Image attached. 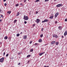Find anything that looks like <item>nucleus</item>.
I'll list each match as a JSON object with an SVG mask.
<instances>
[{
	"mask_svg": "<svg viewBox=\"0 0 67 67\" xmlns=\"http://www.w3.org/2000/svg\"><path fill=\"white\" fill-rule=\"evenodd\" d=\"M23 19L25 20H29V18L28 17V16H26L25 15L24 16Z\"/></svg>",
	"mask_w": 67,
	"mask_h": 67,
	"instance_id": "1",
	"label": "nucleus"
},
{
	"mask_svg": "<svg viewBox=\"0 0 67 67\" xmlns=\"http://www.w3.org/2000/svg\"><path fill=\"white\" fill-rule=\"evenodd\" d=\"M4 59V58L3 57L0 59V62L1 63H3V60Z\"/></svg>",
	"mask_w": 67,
	"mask_h": 67,
	"instance_id": "2",
	"label": "nucleus"
},
{
	"mask_svg": "<svg viewBox=\"0 0 67 67\" xmlns=\"http://www.w3.org/2000/svg\"><path fill=\"white\" fill-rule=\"evenodd\" d=\"M53 37H55L56 38H57L58 37V36H57V35L55 34H54L53 35Z\"/></svg>",
	"mask_w": 67,
	"mask_h": 67,
	"instance_id": "3",
	"label": "nucleus"
},
{
	"mask_svg": "<svg viewBox=\"0 0 67 67\" xmlns=\"http://www.w3.org/2000/svg\"><path fill=\"white\" fill-rule=\"evenodd\" d=\"M62 6L63 5L62 4H59L57 5L56 7H58V8H59V7H62Z\"/></svg>",
	"mask_w": 67,
	"mask_h": 67,
	"instance_id": "4",
	"label": "nucleus"
},
{
	"mask_svg": "<svg viewBox=\"0 0 67 67\" xmlns=\"http://www.w3.org/2000/svg\"><path fill=\"white\" fill-rule=\"evenodd\" d=\"M58 15H59V13L57 12L54 15V16H55V18H57V16H58Z\"/></svg>",
	"mask_w": 67,
	"mask_h": 67,
	"instance_id": "5",
	"label": "nucleus"
},
{
	"mask_svg": "<svg viewBox=\"0 0 67 67\" xmlns=\"http://www.w3.org/2000/svg\"><path fill=\"white\" fill-rule=\"evenodd\" d=\"M40 19H37L36 21V22H37V23H38L39 22H40Z\"/></svg>",
	"mask_w": 67,
	"mask_h": 67,
	"instance_id": "6",
	"label": "nucleus"
},
{
	"mask_svg": "<svg viewBox=\"0 0 67 67\" xmlns=\"http://www.w3.org/2000/svg\"><path fill=\"white\" fill-rule=\"evenodd\" d=\"M51 15H52V16H50L49 17L50 19H53V18H54V15H53V14H52Z\"/></svg>",
	"mask_w": 67,
	"mask_h": 67,
	"instance_id": "7",
	"label": "nucleus"
},
{
	"mask_svg": "<svg viewBox=\"0 0 67 67\" xmlns=\"http://www.w3.org/2000/svg\"><path fill=\"white\" fill-rule=\"evenodd\" d=\"M48 20L47 19H45L44 21H42V23H44V22H48Z\"/></svg>",
	"mask_w": 67,
	"mask_h": 67,
	"instance_id": "8",
	"label": "nucleus"
},
{
	"mask_svg": "<svg viewBox=\"0 0 67 67\" xmlns=\"http://www.w3.org/2000/svg\"><path fill=\"white\" fill-rule=\"evenodd\" d=\"M23 38L24 39H26L27 38V36L25 35L23 37Z\"/></svg>",
	"mask_w": 67,
	"mask_h": 67,
	"instance_id": "9",
	"label": "nucleus"
},
{
	"mask_svg": "<svg viewBox=\"0 0 67 67\" xmlns=\"http://www.w3.org/2000/svg\"><path fill=\"white\" fill-rule=\"evenodd\" d=\"M64 36H65V35H67V31L66 30L64 32Z\"/></svg>",
	"mask_w": 67,
	"mask_h": 67,
	"instance_id": "10",
	"label": "nucleus"
},
{
	"mask_svg": "<svg viewBox=\"0 0 67 67\" xmlns=\"http://www.w3.org/2000/svg\"><path fill=\"white\" fill-rule=\"evenodd\" d=\"M55 41H53L51 42V44H55Z\"/></svg>",
	"mask_w": 67,
	"mask_h": 67,
	"instance_id": "11",
	"label": "nucleus"
},
{
	"mask_svg": "<svg viewBox=\"0 0 67 67\" xmlns=\"http://www.w3.org/2000/svg\"><path fill=\"white\" fill-rule=\"evenodd\" d=\"M44 53H45V52H43L42 53H41L39 54V55L40 56H42V55H43V54H44Z\"/></svg>",
	"mask_w": 67,
	"mask_h": 67,
	"instance_id": "12",
	"label": "nucleus"
},
{
	"mask_svg": "<svg viewBox=\"0 0 67 67\" xmlns=\"http://www.w3.org/2000/svg\"><path fill=\"white\" fill-rule=\"evenodd\" d=\"M4 40H7L8 39V36H5L4 37Z\"/></svg>",
	"mask_w": 67,
	"mask_h": 67,
	"instance_id": "13",
	"label": "nucleus"
},
{
	"mask_svg": "<svg viewBox=\"0 0 67 67\" xmlns=\"http://www.w3.org/2000/svg\"><path fill=\"white\" fill-rule=\"evenodd\" d=\"M38 42H42V40L41 39H40L38 40Z\"/></svg>",
	"mask_w": 67,
	"mask_h": 67,
	"instance_id": "14",
	"label": "nucleus"
},
{
	"mask_svg": "<svg viewBox=\"0 0 67 67\" xmlns=\"http://www.w3.org/2000/svg\"><path fill=\"white\" fill-rule=\"evenodd\" d=\"M59 44V42H57L56 43V45H58Z\"/></svg>",
	"mask_w": 67,
	"mask_h": 67,
	"instance_id": "15",
	"label": "nucleus"
},
{
	"mask_svg": "<svg viewBox=\"0 0 67 67\" xmlns=\"http://www.w3.org/2000/svg\"><path fill=\"white\" fill-rule=\"evenodd\" d=\"M7 13L9 14H10L11 13V11H8L7 12Z\"/></svg>",
	"mask_w": 67,
	"mask_h": 67,
	"instance_id": "16",
	"label": "nucleus"
},
{
	"mask_svg": "<svg viewBox=\"0 0 67 67\" xmlns=\"http://www.w3.org/2000/svg\"><path fill=\"white\" fill-rule=\"evenodd\" d=\"M19 14H20V13H19V12H18L17 13V14L16 15V16H18V15H19Z\"/></svg>",
	"mask_w": 67,
	"mask_h": 67,
	"instance_id": "17",
	"label": "nucleus"
},
{
	"mask_svg": "<svg viewBox=\"0 0 67 67\" xmlns=\"http://www.w3.org/2000/svg\"><path fill=\"white\" fill-rule=\"evenodd\" d=\"M17 21V20H15L14 21V23H16V22Z\"/></svg>",
	"mask_w": 67,
	"mask_h": 67,
	"instance_id": "18",
	"label": "nucleus"
},
{
	"mask_svg": "<svg viewBox=\"0 0 67 67\" xmlns=\"http://www.w3.org/2000/svg\"><path fill=\"white\" fill-rule=\"evenodd\" d=\"M19 5L18 4H16V5H15L16 7H18Z\"/></svg>",
	"mask_w": 67,
	"mask_h": 67,
	"instance_id": "19",
	"label": "nucleus"
},
{
	"mask_svg": "<svg viewBox=\"0 0 67 67\" xmlns=\"http://www.w3.org/2000/svg\"><path fill=\"white\" fill-rule=\"evenodd\" d=\"M40 0H36V1H35V2H37L38 1H39Z\"/></svg>",
	"mask_w": 67,
	"mask_h": 67,
	"instance_id": "20",
	"label": "nucleus"
},
{
	"mask_svg": "<svg viewBox=\"0 0 67 67\" xmlns=\"http://www.w3.org/2000/svg\"><path fill=\"white\" fill-rule=\"evenodd\" d=\"M40 36L41 37H43V34H42L41 35H40Z\"/></svg>",
	"mask_w": 67,
	"mask_h": 67,
	"instance_id": "21",
	"label": "nucleus"
},
{
	"mask_svg": "<svg viewBox=\"0 0 67 67\" xmlns=\"http://www.w3.org/2000/svg\"><path fill=\"white\" fill-rule=\"evenodd\" d=\"M30 51L31 52H33V49H31L30 50Z\"/></svg>",
	"mask_w": 67,
	"mask_h": 67,
	"instance_id": "22",
	"label": "nucleus"
},
{
	"mask_svg": "<svg viewBox=\"0 0 67 67\" xmlns=\"http://www.w3.org/2000/svg\"><path fill=\"white\" fill-rule=\"evenodd\" d=\"M59 29L60 30H61L62 29V26H59Z\"/></svg>",
	"mask_w": 67,
	"mask_h": 67,
	"instance_id": "23",
	"label": "nucleus"
},
{
	"mask_svg": "<svg viewBox=\"0 0 67 67\" xmlns=\"http://www.w3.org/2000/svg\"><path fill=\"white\" fill-rule=\"evenodd\" d=\"M20 36V34H18L16 35V36Z\"/></svg>",
	"mask_w": 67,
	"mask_h": 67,
	"instance_id": "24",
	"label": "nucleus"
},
{
	"mask_svg": "<svg viewBox=\"0 0 67 67\" xmlns=\"http://www.w3.org/2000/svg\"><path fill=\"white\" fill-rule=\"evenodd\" d=\"M30 56H31V55H27V57H30Z\"/></svg>",
	"mask_w": 67,
	"mask_h": 67,
	"instance_id": "25",
	"label": "nucleus"
},
{
	"mask_svg": "<svg viewBox=\"0 0 67 67\" xmlns=\"http://www.w3.org/2000/svg\"><path fill=\"white\" fill-rule=\"evenodd\" d=\"M32 42H33L32 41H30L29 42V44H31L32 43Z\"/></svg>",
	"mask_w": 67,
	"mask_h": 67,
	"instance_id": "26",
	"label": "nucleus"
},
{
	"mask_svg": "<svg viewBox=\"0 0 67 67\" xmlns=\"http://www.w3.org/2000/svg\"><path fill=\"white\" fill-rule=\"evenodd\" d=\"M57 23H58V22L57 21H55V24H57Z\"/></svg>",
	"mask_w": 67,
	"mask_h": 67,
	"instance_id": "27",
	"label": "nucleus"
},
{
	"mask_svg": "<svg viewBox=\"0 0 67 67\" xmlns=\"http://www.w3.org/2000/svg\"><path fill=\"white\" fill-rule=\"evenodd\" d=\"M65 22H66L67 21V18L65 19Z\"/></svg>",
	"mask_w": 67,
	"mask_h": 67,
	"instance_id": "28",
	"label": "nucleus"
},
{
	"mask_svg": "<svg viewBox=\"0 0 67 67\" xmlns=\"http://www.w3.org/2000/svg\"><path fill=\"white\" fill-rule=\"evenodd\" d=\"M4 5L5 6H7V4L6 3H5L4 4Z\"/></svg>",
	"mask_w": 67,
	"mask_h": 67,
	"instance_id": "29",
	"label": "nucleus"
},
{
	"mask_svg": "<svg viewBox=\"0 0 67 67\" xmlns=\"http://www.w3.org/2000/svg\"><path fill=\"white\" fill-rule=\"evenodd\" d=\"M1 16L2 18H3V15H2L1 14Z\"/></svg>",
	"mask_w": 67,
	"mask_h": 67,
	"instance_id": "30",
	"label": "nucleus"
},
{
	"mask_svg": "<svg viewBox=\"0 0 67 67\" xmlns=\"http://www.w3.org/2000/svg\"><path fill=\"white\" fill-rule=\"evenodd\" d=\"M9 56V54H7L6 55V57H8Z\"/></svg>",
	"mask_w": 67,
	"mask_h": 67,
	"instance_id": "31",
	"label": "nucleus"
},
{
	"mask_svg": "<svg viewBox=\"0 0 67 67\" xmlns=\"http://www.w3.org/2000/svg\"><path fill=\"white\" fill-rule=\"evenodd\" d=\"M27 23V22H26V21H25L24 22V23L25 24H26Z\"/></svg>",
	"mask_w": 67,
	"mask_h": 67,
	"instance_id": "32",
	"label": "nucleus"
},
{
	"mask_svg": "<svg viewBox=\"0 0 67 67\" xmlns=\"http://www.w3.org/2000/svg\"><path fill=\"white\" fill-rule=\"evenodd\" d=\"M49 1V0H45V2H46L47 1Z\"/></svg>",
	"mask_w": 67,
	"mask_h": 67,
	"instance_id": "33",
	"label": "nucleus"
},
{
	"mask_svg": "<svg viewBox=\"0 0 67 67\" xmlns=\"http://www.w3.org/2000/svg\"><path fill=\"white\" fill-rule=\"evenodd\" d=\"M37 44H38V43H35V45H37Z\"/></svg>",
	"mask_w": 67,
	"mask_h": 67,
	"instance_id": "34",
	"label": "nucleus"
},
{
	"mask_svg": "<svg viewBox=\"0 0 67 67\" xmlns=\"http://www.w3.org/2000/svg\"><path fill=\"white\" fill-rule=\"evenodd\" d=\"M43 30H44V29H43V28H42V29L41 31H43Z\"/></svg>",
	"mask_w": 67,
	"mask_h": 67,
	"instance_id": "35",
	"label": "nucleus"
},
{
	"mask_svg": "<svg viewBox=\"0 0 67 67\" xmlns=\"http://www.w3.org/2000/svg\"><path fill=\"white\" fill-rule=\"evenodd\" d=\"M36 14H37V13H38V12L36 11Z\"/></svg>",
	"mask_w": 67,
	"mask_h": 67,
	"instance_id": "36",
	"label": "nucleus"
},
{
	"mask_svg": "<svg viewBox=\"0 0 67 67\" xmlns=\"http://www.w3.org/2000/svg\"><path fill=\"white\" fill-rule=\"evenodd\" d=\"M3 55L4 56L5 55V52H4L3 53Z\"/></svg>",
	"mask_w": 67,
	"mask_h": 67,
	"instance_id": "37",
	"label": "nucleus"
},
{
	"mask_svg": "<svg viewBox=\"0 0 67 67\" xmlns=\"http://www.w3.org/2000/svg\"><path fill=\"white\" fill-rule=\"evenodd\" d=\"M20 64H21V63H19L18 64V65H20Z\"/></svg>",
	"mask_w": 67,
	"mask_h": 67,
	"instance_id": "38",
	"label": "nucleus"
},
{
	"mask_svg": "<svg viewBox=\"0 0 67 67\" xmlns=\"http://www.w3.org/2000/svg\"><path fill=\"white\" fill-rule=\"evenodd\" d=\"M24 2H26V0H24Z\"/></svg>",
	"mask_w": 67,
	"mask_h": 67,
	"instance_id": "39",
	"label": "nucleus"
},
{
	"mask_svg": "<svg viewBox=\"0 0 67 67\" xmlns=\"http://www.w3.org/2000/svg\"><path fill=\"white\" fill-rule=\"evenodd\" d=\"M20 5H22L23 4H22V3H21L20 4Z\"/></svg>",
	"mask_w": 67,
	"mask_h": 67,
	"instance_id": "40",
	"label": "nucleus"
},
{
	"mask_svg": "<svg viewBox=\"0 0 67 67\" xmlns=\"http://www.w3.org/2000/svg\"><path fill=\"white\" fill-rule=\"evenodd\" d=\"M49 67V66H46V65H45L44 66V67Z\"/></svg>",
	"mask_w": 67,
	"mask_h": 67,
	"instance_id": "41",
	"label": "nucleus"
},
{
	"mask_svg": "<svg viewBox=\"0 0 67 67\" xmlns=\"http://www.w3.org/2000/svg\"><path fill=\"white\" fill-rule=\"evenodd\" d=\"M7 0H3L4 2H5V1H6Z\"/></svg>",
	"mask_w": 67,
	"mask_h": 67,
	"instance_id": "42",
	"label": "nucleus"
},
{
	"mask_svg": "<svg viewBox=\"0 0 67 67\" xmlns=\"http://www.w3.org/2000/svg\"><path fill=\"white\" fill-rule=\"evenodd\" d=\"M2 21V20L1 19L0 20V22H1Z\"/></svg>",
	"mask_w": 67,
	"mask_h": 67,
	"instance_id": "43",
	"label": "nucleus"
},
{
	"mask_svg": "<svg viewBox=\"0 0 67 67\" xmlns=\"http://www.w3.org/2000/svg\"><path fill=\"white\" fill-rule=\"evenodd\" d=\"M35 24H33V26H35Z\"/></svg>",
	"mask_w": 67,
	"mask_h": 67,
	"instance_id": "44",
	"label": "nucleus"
},
{
	"mask_svg": "<svg viewBox=\"0 0 67 67\" xmlns=\"http://www.w3.org/2000/svg\"><path fill=\"white\" fill-rule=\"evenodd\" d=\"M18 55H20V53H18Z\"/></svg>",
	"mask_w": 67,
	"mask_h": 67,
	"instance_id": "45",
	"label": "nucleus"
},
{
	"mask_svg": "<svg viewBox=\"0 0 67 67\" xmlns=\"http://www.w3.org/2000/svg\"><path fill=\"white\" fill-rule=\"evenodd\" d=\"M1 12V10L0 9V12Z\"/></svg>",
	"mask_w": 67,
	"mask_h": 67,
	"instance_id": "46",
	"label": "nucleus"
},
{
	"mask_svg": "<svg viewBox=\"0 0 67 67\" xmlns=\"http://www.w3.org/2000/svg\"><path fill=\"white\" fill-rule=\"evenodd\" d=\"M64 37V36H62V38H63Z\"/></svg>",
	"mask_w": 67,
	"mask_h": 67,
	"instance_id": "47",
	"label": "nucleus"
},
{
	"mask_svg": "<svg viewBox=\"0 0 67 67\" xmlns=\"http://www.w3.org/2000/svg\"><path fill=\"white\" fill-rule=\"evenodd\" d=\"M0 44H2V42H0Z\"/></svg>",
	"mask_w": 67,
	"mask_h": 67,
	"instance_id": "48",
	"label": "nucleus"
},
{
	"mask_svg": "<svg viewBox=\"0 0 67 67\" xmlns=\"http://www.w3.org/2000/svg\"><path fill=\"white\" fill-rule=\"evenodd\" d=\"M22 34V32H21V33H20V34Z\"/></svg>",
	"mask_w": 67,
	"mask_h": 67,
	"instance_id": "49",
	"label": "nucleus"
},
{
	"mask_svg": "<svg viewBox=\"0 0 67 67\" xmlns=\"http://www.w3.org/2000/svg\"><path fill=\"white\" fill-rule=\"evenodd\" d=\"M54 1H56L57 0H54Z\"/></svg>",
	"mask_w": 67,
	"mask_h": 67,
	"instance_id": "50",
	"label": "nucleus"
},
{
	"mask_svg": "<svg viewBox=\"0 0 67 67\" xmlns=\"http://www.w3.org/2000/svg\"><path fill=\"white\" fill-rule=\"evenodd\" d=\"M28 0V1H30V0Z\"/></svg>",
	"mask_w": 67,
	"mask_h": 67,
	"instance_id": "51",
	"label": "nucleus"
},
{
	"mask_svg": "<svg viewBox=\"0 0 67 67\" xmlns=\"http://www.w3.org/2000/svg\"><path fill=\"white\" fill-rule=\"evenodd\" d=\"M1 30V28H0V30Z\"/></svg>",
	"mask_w": 67,
	"mask_h": 67,
	"instance_id": "52",
	"label": "nucleus"
}]
</instances>
